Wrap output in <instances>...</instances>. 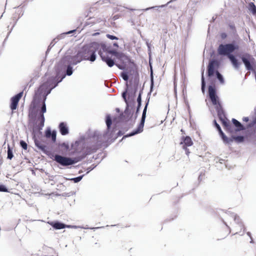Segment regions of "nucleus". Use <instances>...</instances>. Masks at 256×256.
<instances>
[{
    "label": "nucleus",
    "instance_id": "9",
    "mask_svg": "<svg viewBox=\"0 0 256 256\" xmlns=\"http://www.w3.org/2000/svg\"><path fill=\"white\" fill-rule=\"evenodd\" d=\"M46 106L44 102V101L42 106L41 108L40 112V116L38 118V120H40V122L38 124L40 127V128H42L44 126V114L46 112Z\"/></svg>",
    "mask_w": 256,
    "mask_h": 256
},
{
    "label": "nucleus",
    "instance_id": "2",
    "mask_svg": "<svg viewBox=\"0 0 256 256\" xmlns=\"http://www.w3.org/2000/svg\"><path fill=\"white\" fill-rule=\"evenodd\" d=\"M208 90L210 98L212 104L215 106L218 116L222 121V124L224 128L230 133L234 132V131L239 132L244 130V126L240 122L232 118V122L234 124V126L235 127L234 130L233 126L227 121V119L225 118L222 106L219 102L218 96L216 94L215 88L212 86H209Z\"/></svg>",
    "mask_w": 256,
    "mask_h": 256
},
{
    "label": "nucleus",
    "instance_id": "19",
    "mask_svg": "<svg viewBox=\"0 0 256 256\" xmlns=\"http://www.w3.org/2000/svg\"><path fill=\"white\" fill-rule=\"evenodd\" d=\"M220 135L221 136L222 139L224 142L226 144H230L232 142V140L230 139V138H227L222 132V130L220 129L218 130Z\"/></svg>",
    "mask_w": 256,
    "mask_h": 256
},
{
    "label": "nucleus",
    "instance_id": "16",
    "mask_svg": "<svg viewBox=\"0 0 256 256\" xmlns=\"http://www.w3.org/2000/svg\"><path fill=\"white\" fill-rule=\"evenodd\" d=\"M233 218L236 224H237L239 226L240 230L244 229V226L242 223L240 217L236 215H234Z\"/></svg>",
    "mask_w": 256,
    "mask_h": 256
},
{
    "label": "nucleus",
    "instance_id": "13",
    "mask_svg": "<svg viewBox=\"0 0 256 256\" xmlns=\"http://www.w3.org/2000/svg\"><path fill=\"white\" fill-rule=\"evenodd\" d=\"M98 148L97 146H87L84 148V156L90 154L92 153H94L96 151V150Z\"/></svg>",
    "mask_w": 256,
    "mask_h": 256
},
{
    "label": "nucleus",
    "instance_id": "26",
    "mask_svg": "<svg viewBox=\"0 0 256 256\" xmlns=\"http://www.w3.org/2000/svg\"><path fill=\"white\" fill-rule=\"evenodd\" d=\"M216 75H217V78H218V80H220V83L224 84V80L223 78L222 75L218 71L216 72Z\"/></svg>",
    "mask_w": 256,
    "mask_h": 256
},
{
    "label": "nucleus",
    "instance_id": "21",
    "mask_svg": "<svg viewBox=\"0 0 256 256\" xmlns=\"http://www.w3.org/2000/svg\"><path fill=\"white\" fill-rule=\"evenodd\" d=\"M248 127L254 128V132L256 134V117L248 124Z\"/></svg>",
    "mask_w": 256,
    "mask_h": 256
},
{
    "label": "nucleus",
    "instance_id": "12",
    "mask_svg": "<svg viewBox=\"0 0 256 256\" xmlns=\"http://www.w3.org/2000/svg\"><path fill=\"white\" fill-rule=\"evenodd\" d=\"M58 128L60 132L62 135L64 136L68 134V128L66 123L64 122H60Z\"/></svg>",
    "mask_w": 256,
    "mask_h": 256
},
{
    "label": "nucleus",
    "instance_id": "5",
    "mask_svg": "<svg viewBox=\"0 0 256 256\" xmlns=\"http://www.w3.org/2000/svg\"><path fill=\"white\" fill-rule=\"evenodd\" d=\"M241 59L248 70H254V68L256 66V61L252 56L249 54H246Z\"/></svg>",
    "mask_w": 256,
    "mask_h": 256
},
{
    "label": "nucleus",
    "instance_id": "31",
    "mask_svg": "<svg viewBox=\"0 0 256 256\" xmlns=\"http://www.w3.org/2000/svg\"><path fill=\"white\" fill-rule=\"evenodd\" d=\"M82 178V176H80L75 178H72L71 180L74 181V182H79Z\"/></svg>",
    "mask_w": 256,
    "mask_h": 256
},
{
    "label": "nucleus",
    "instance_id": "38",
    "mask_svg": "<svg viewBox=\"0 0 256 256\" xmlns=\"http://www.w3.org/2000/svg\"><path fill=\"white\" fill-rule=\"evenodd\" d=\"M183 148L185 150L186 154L188 156L190 153L189 150L187 148V146H183Z\"/></svg>",
    "mask_w": 256,
    "mask_h": 256
},
{
    "label": "nucleus",
    "instance_id": "23",
    "mask_svg": "<svg viewBox=\"0 0 256 256\" xmlns=\"http://www.w3.org/2000/svg\"><path fill=\"white\" fill-rule=\"evenodd\" d=\"M13 154L12 149L8 146V158L10 160H12L13 158Z\"/></svg>",
    "mask_w": 256,
    "mask_h": 256
},
{
    "label": "nucleus",
    "instance_id": "39",
    "mask_svg": "<svg viewBox=\"0 0 256 256\" xmlns=\"http://www.w3.org/2000/svg\"><path fill=\"white\" fill-rule=\"evenodd\" d=\"M126 92H123V94H122V98H124V100L126 102Z\"/></svg>",
    "mask_w": 256,
    "mask_h": 256
},
{
    "label": "nucleus",
    "instance_id": "44",
    "mask_svg": "<svg viewBox=\"0 0 256 256\" xmlns=\"http://www.w3.org/2000/svg\"><path fill=\"white\" fill-rule=\"evenodd\" d=\"M152 84H153V81H152Z\"/></svg>",
    "mask_w": 256,
    "mask_h": 256
},
{
    "label": "nucleus",
    "instance_id": "7",
    "mask_svg": "<svg viewBox=\"0 0 256 256\" xmlns=\"http://www.w3.org/2000/svg\"><path fill=\"white\" fill-rule=\"evenodd\" d=\"M148 104V102L146 104V105L144 107V108L143 110L141 121H140V124H138V128H136V130L133 131L131 134H129V136H132L134 134L140 133L143 131L145 118L146 117V112Z\"/></svg>",
    "mask_w": 256,
    "mask_h": 256
},
{
    "label": "nucleus",
    "instance_id": "20",
    "mask_svg": "<svg viewBox=\"0 0 256 256\" xmlns=\"http://www.w3.org/2000/svg\"><path fill=\"white\" fill-rule=\"evenodd\" d=\"M220 135L221 136L222 139L224 142L226 144H230L232 142V140L230 139V138H227L222 132V130L220 129L218 130Z\"/></svg>",
    "mask_w": 256,
    "mask_h": 256
},
{
    "label": "nucleus",
    "instance_id": "6",
    "mask_svg": "<svg viewBox=\"0 0 256 256\" xmlns=\"http://www.w3.org/2000/svg\"><path fill=\"white\" fill-rule=\"evenodd\" d=\"M54 160L62 166H68L73 164L80 160L76 158L73 160L70 158L64 157L60 155L56 154L54 156Z\"/></svg>",
    "mask_w": 256,
    "mask_h": 256
},
{
    "label": "nucleus",
    "instance_id": "30",
    "mask_svg": "<svg viewBox=\"0 0 256 256\" xmlns=\"http://www.w3.org/2000/svg\"><path fill=\"white\" fill-rule=\"evenodd\" d=\"M228 26L231 30H232L234 32H236V28L234 24H232V23L229 24Z\"/></svg>",
    "mask_w": 256,
    "mask_h": 256
},
{
    "label": "nucleus",
    "instance_id": "28",
    "mask_svg": "<svg viewBox=\"0 0 256 256\" xmlns=\"http://www.w3.org/2000/svg\"><path fill=\"white\" fill-rule=\"evenodd\" d=\"M72 74V68L69 66H68L66 70V74L68 76H70Z\"/></svg>",
    "mask_w": 256,
    "mask_h": 256
},
{
    "label": "nucleus",
    "instance_id": "4",
    "mask_svg": "<svg viewBox=\"0 0 256 256\" xmlns=\"http://www.w3.org/2000/svg\"><path fill=\"white\" fill-rule=\"evenodd\" d=\"M57 84L58 83H56L54 78H50L46 82L40 86L36 94L47 96L50 92L51 90L57 86Z\"/></svg>",
    "mask_w": 256,
    "mask_h": 256
},
{
    "label": "nucleus",
    "instance_id": "41",
    "mask_svg": "<svg viewBox=\"0 0 256 256\" xmlns=\"http://www.w3.org/2000/svg\"><path fill=\"white\" fill-rule=\"evenodd\" d=\"M118 18V16L117 15L114 16L113 17V19H114V20H116V19H117V18Z\"/></svg>",
    "mask_w": 256,
    "mask_h": 256
},
{
    "label": "nucleus",
    "instance_id": "43",
    "mask_svg": "<svg viewBox=\"0 0 256 256\" xmlns=\"http://www.w3.org/2000/svg\"><path fill=\"white\" fill-rule=\"evenodd\" d=\"M118 66V68H121L119 66Z\"/></svg>",
    "mask_w": 256,
    "mask_h": 256
},
{
    "label": "nucleus",
    "instance_id": "35",
    "mask_svg": "<svg viewBox=\"0 0 256 256\" xmlns=\"http://www.w3.org/2000/svg\"><path fill=\"white\" fill-rule=\"evenodd\" d=\"M138 109L139 107L140 106L141 104V96L140 94H139L138 98Z\"/></svg>",
    "mask_w": 256,
    "mask_h": 256
},
{
    "label": "nucleus",
    "instance_id": "36",
    "mask_svg": "<svg viewBox=\"0 0 256 256\" xmlns=\"http://www.w3.org/2000/svg\"><path fill=\"white\" fill-rule=\"evenodd\" d=\"M202 90H204V86H205V82H204V76L203 75L202 76Z\"/></svg>",
    "mask_w": 256,
    "mask_h": 256
},
{
    "label": "nucleus",
    "instance_id": "24",
    "mask_svg": "<svg viewBox=\"0 0 256 256\" xmlns=\"http://www.w3.org/2000/svg\"><path fill=\"white\" fill-rule=\"evenodd\" d=\"M112 122L111 118L110 116H108L106 118V126H108V128H110L111 124H112Z\"/></svg>",
    "mask_w": 256,
    "mask_h": 256
},
{
    "label": "nucleus",
    "instance_id": "42",
    "mask_svg": "<svg viewBox=\"0 0 256 256\" xmlns=\"http://www.w3.org/2000/svg\"><path fill=\"white\" fill-rule=\"evenodd\" d=\"M114 46H118V44H116H116H114Z\"/></svg>",
    "mask_w": 256,
    "mask_h": 256
},
{
    "label": "nucleus",
    "instance_id": "3",
    "mask_svg": "<svg viewBox=\"0 0 256 256\" xmlns=\"http://www.w3.org/2000/svg\"><path fill=\"white\" fill-rule=\"evenodd\" d=\"M239 49L238 44L234 43L220 44L218 48V52L221 56H226L230 60L233 66L236 69H238L240 65V62L232 54L236 50Z\"/></svg>",
    "mask_w": 256,
    "mask_h": 256
},
{
    "label": "nucleus",
    "instance_id": "10",
    "mask_svg": "<svg viewBox=\"0 0 256 256\" xmlns=\"http://www.w3.org/2000/svg\"><path fill=\"white\" fill-rule=\"evenodd\" d=\"M56 132L55 130L51 131L50 128H48L45 132V136L46 138H52V142H56Z\"/></svg>",
    "mask_w": 256,
    "mask_h": 256
},
{
    "label": "nucleus",
    "instance_id": "40",
    "mask_svg": "<svg viewBox=\"0 0 256 256\" xmlns=\"http://www.w3.org/2000/svg\"><path fill=\"white\" fill-rule=\"evenodd\" d=\"M243 121L248 122L249 120V118L248 117H244L242 118Z\"/></svg>",
    "mask_w": 256,
    "mask_h": 256
},
{
    "label": "nucleus",
    "instance_id": "32",
    "mask_svg": "<svg viewBox=\"0 0 256 256\" xmlns=\"http://www.w3.org/2000/svg\"><path fill=\"white\" fill-rule=\"evenodd\" d=\"M0 192H8V189L4 185H0Z\"/></svg>",
    "mask_w": 256,
    "mask_h": 256
},
{
    "label": "nucleus",
    "instance_id": "18",
    "mask_svg": "<svg viewBox=\"0 0 256 256\" xmlns=\"http://www.w3.org/2000/svg\"><path fill=\"white\" fill-rule=\"evenodd\" d=\"M220 135L221 136L222 139L224 142L226 144H230L232 142V140L230 139V138H227L222 132V130L220 129L218 130Z\"/></svg>",
    "mask_w": 256,
    "mask_h": 256
},
{
    "label": "nucleus",
    "instance_id": "8",
    "mask_svg": "<svg viewBox=\"0 0 256 256\" xmlns=\"http://www.w3.org/2000/svg\"><path fill=\"white\" fill-rule=\"evenodd\" d=\"M22 94L23 92H20L11 98L10 108L12 111H14L17 108L18 103L22 97Z\"/></svg>",
    "mask_w": 256,
    "mask_h": 256
},
{
    "label": "nucleus",
    "instance_id": "34",
    "mask_svg": "<svg viewBox=\"0 0 256 256\" xmlns=\"http://www.w3.org/2000/svg\"><path fill=\"white\" fill-rule=\"evenodd\" d=\"M220 36L222 40L226 39L228 36L226 32L221 33Z\"/></svg>",
    "mask_w": 256,
    "mask_h": 256
},
{
    "label": "nucleus",
    "instance_id": "27",
    "mask_svg": "<svg viewBox=\"0 0 256 256\" xmlns=\"http://www.w3.org/2000/svg\"><path fill=\"white\" fill-rule=\"evenodd\" d=\"M20 145L24 150H27V148H28V145H27L26 143L24 141L21 140L20 142Z\"/></svg>",
    "mask_w": 256,
    "mask_h": 256
},
{
    "label": "nucleus",
    "instance_id": "14",
    "mask_svg": "<svg viewBox=\"0 0 256 256\" xmlns=\"http://www.w3.org/2000/svg\"><path fill=\"white\" fill-rule=\"evenodd\" d=\"M50 224L56 230H60L66 227H69V226H67L64 224L59 222H51Z\"/></svg>",
    "mask_w": 256,
    "mask_h": 256
},
{
    "label": "nucleus",
    "instance_id": "22",
    "mask_svg": "<svg viewBox=\"0 0 256 256\" xmlns=\"http://www.w3.org/2000/svg\"><path fill=\"white\" fill-rule=\"evenodd\" d=\"M230 139H232V142L234 140L236 142H240L244 140V137L242 136H232Z\"/></svg>",
    "mask_w": 256,
    "mask_h": 256
},
{
    "label": "nucleus",
    "instance_id": "11",
    "mask_svg": "<svg viewBox=\"0 0 256 256\" xmlns=\"http://www.w3.org/2000/svg\"><path fill=\"white\" fill-rule=\"evenodd\" d=\"M216 63L215 60H212L209 62L208 66V76H211L214 75V64Z\"/></svg>",
    "mask_w": 256,
    "mask_h": 256
},
{
    "label": "nucleus",
    "instance_id": "37",
    "mask_svg": "<svg viewBox=\"0 0 256 256\" xmlns=\"http://www.w3.org/2000/svg\"><path fill=\"white\" fill-rule=\"evenodd\" d=\"M214 124L216 128H217V130H218V131L219 130H220L221 129V128H220V125H219V124L216 122V120H214Z\"/></svg>",
    "mask_w": 256,
    "mask_h": 256
},
{
    "label": "nucleus",
    "instance_id": "17",
    "mask_svg": "<svg viewBox=\"0 0 256 256\" xmlns=\"http://www.w3.org/2000/svg\"><path fill=\"white\" fill-rule=\"evenodd\" d=\"M183 142L184 144L183 146H192L193 144V142L191 138L188 136L183 138Z\"/></svg>",
    "mask_w": 256,
    "mask_h": 256
},
{
    "label": "nucleus",
    "instance_id": "25",
    "mask_svg": "<svg viewBox=\"0 0 256 256\" xmlns=\"http://www.w3.org/2000/svg\"><path fill=\"white\" fill-rule=\"evenodd\" d=\"M250 6H251V11H252V14L256 16V6L252 2L250 4Z\"/></svg>",
    "mask_w": 256,
    "mask_h": 256
},
{
    "label": "nucleus",
    "instance_id": "29",
    "mask_svg": "<svg viewBox=\"0 0 256 256\" xmlns=\"http://www.w3.org/2000/svg\"><path fill=\"white\" fill-rule=\"evenodd\" d=\"M121 76L124 80L127 81L128 80V76L126 72H122L121 73Z\"/></svg>",
    "mask_w": 256,
    "mask_h": 256
},
{
    "label": "nucleus",
    "instance_id": "1",
    "mask_svg": "<svg viewBox=\"0 0 256 256\" xmlns=\"http://www.w3.org/2000/svg\"><path fill=\"white\" fill-rule=\"evenodd\" d=\"M97 50L98 51V54L102 60L106 62L110 67H112L114 64L113 56H115L119 60H122L126 57L125 55L122 52L115 50H108V48L104 44L93 42L82 48L76 55L72 58L74 60L76 61L74 64H76L82 60L94 62L96 58L95 53Z\"/></svg>",
    "mask_w": 256,
    "mask_h": 256
},
{
    "label": "nucleus",
    "instance_id": "15",
    "mask_svg": "<svg viewBox=\"0 0 256 256\" xmlns=\"http://www.w3.org/2000/svg\"><path fill=\"white\" fill-rule=\"evenodd\" d=\"M34 143H35L36 146L40 150H41L43 151L44 152H46V146L44 144H42L40 141L38 140H35Z\"/></svg>",
    "mask_w": 256,
    "mask_h": 256
},
{
    "label": "nucleus",
    "instance_id": "33",
    "mask_svg": "<svg viewBox=\"0 0 256 256\" xmlns=\"http://www.w3.org/2000/svg\"><path fill=\"white\" fill-rule=\"evenodd\" d=\"M106 37L110 40H118V38L117 37H116V36H112V35H110V34H106Z\"/></svg>",
    "mask_w": 256,
    "mask_h": 256
}]
</instances>
